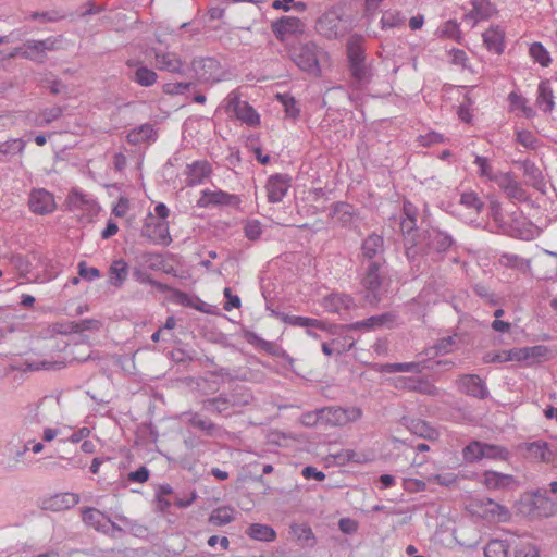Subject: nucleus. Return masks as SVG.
<instances>
[{
	"mask_svg": "<svg viewBox=\"0 0 557 557\" xmlns=\"http://www.w3.org/2000/svg\"><path fill=\"white\" fill-rule=\"evenodd\" d=\"M169 215L170 209L162 202L158 203L154 208V214L149 212L146 215L141 227V236L154 245L169 246L173 240L166 221Z\"/></svg>",
	"mask_w": 557,
	"mask_h": 557,
	"instance_id": "nucleus-1",
	"label": "nucleus"
},
{
	"mask_svg": "<svg viewBox=\"0 0 557 557\" xmlns=\"http://www.w3.org/2000/svg\"><path fill=\"white\" fill-rule=\"evenodd\" d=\"M66 209L73 212L79 220L90 222L100 211V206L96 198L74 187L70 190L65 202Z\"/></svg>",
	"mask_w": 557,
	"mask_h": 557,
	"instance_id": "nucleus-2",
	"label": "nucleus"
},
{
	"mask_svg": "<svg viewBox=\"0 0 557 557\" xmlns=\"http://www.w3.org/2000/svg\"><path fill=\"white\" fill-rule=\"evenodd\" d=\"M362 417L359 407H329L318 411V420L331 426H345Z\"/></svg>",
	"mask_w": 557,
	"mask_h": 557,
	"instance_id": "nucleus-3",
	"label": "nucleus"
},
{
	"mask_svg": "<svg viewBox=\"0 0 557 557\" xmlns=\"http://www.w3.org/2000/svg\"><path fill=\"white\" fill-rule=\"evenodd\" d=\"M462 456L467 462H475L483 458L506 460L508 451L502 446L473 441L463 448Z\"/></svg>",
	"mask_w": 557,
	"mask_h": 557,
	"instance_id": "nucleus-4",
	"label": "nucleus"
},
{
	"mask_svg": "<svg viewBox=\"0 0 557 557\" xmlns=\"http://www.w3.org/2000/svg\"><path fill=\"white\" fill-rule=\"evenodd\" d=\"M468 509L472 515L497 522H505L510 517L506 507L495 503L491 498L472 499L468 504Z\"/></svg>",
	"mask_w": 557,
	"mask_h": 557,
	"instance_id": "nucleus-5",
	"label": "nucleus"
},
{
	"mask_svg": "<svg viewBox=\"0 0 557 557\" xmlns=\"http://www.w3.org/2000/svg\"><path fill=\"white\" fill-rule=\"evenodd\" d=\"M319 54L320 51L317 45L309 42L294 48L290 51V58L296 65L308 73L313 75H320L319 66Z\"/></svg>",
	"mask_w": 557,
	"mask_h": 557,
	"instance_id": "nucleus-6",
	"label": "nucleus"
},
{
	"mask_svg": "<svg viewBox=\"0 0 557 557\" xmlns=\"http://www.w3.org/2000/svg\"><path fill=\"white\" fill-rule=\"evenodd\" d=\"M226 111L233 113L237 120L248 126H258L260 124V115L247 102L242 101L237 92H231L226 98Z\"/></svg>",
	"mask_w": 557,
	"mask_h": 557,
	"instance_id": "nucleus-7",
	"label": "nucleus"
},
{
	"mask_svg": "<svg viewBox=\"0 0 557 557\" xmlns=\"http://www.w3.org/2000/svg\"><path fill=\"white\" fill-rule=\"evenodd\" d=\"M28 207L35 214H51L57 209L54 195L45 188L33 189L28 198Z\"/></svg>",
	"mask_w": 557,
	"mask_h": 557,
	"instance_id": "nucleus-8",
	"label": "nucleus"
},
{
	"mask_svg": "<svg viewBox=\"0 0 557 557\" xmlns=\"http://www.w3.org/2000/svg\"><path fill=\"white\" fill-rule=\"evenodd\" d=\"M292 186V177L288 174L271 175L265 183L268 201L271 203L281 202Z\"/></svg>",
	"mask_w": 557,
	"mask_h": 557,
	"instance_id": "nucleus-9",
	"label": "nucleus"
},
{
	"mask_svg": "<svg viewBox=\"0 0 557 557\" xmlns=\"http://www.w3.org/2000/svg\"><path fill=\"white\" fill-rule=\"evenodd\" d=\"M240 198L237 195L228 194L224 190L203 189L197 200V206L208 208L211 206H238Z\"/></svg>",
	"mask_w": 557,
	"mask_h": 557,
	"instance_id": "nucleus-10",
	"label": "nucleus"
},
{
	"mask_svg": "<svg viewBox=\"0 0 557 557\" xmlns=\"http://www.w3.org/2000/svg\"><path fill=\"white\" fill-rule=\"evenodd\" d=\"M193 70L200 82L215 83L221 79L220 62L213 58L194 60Z\"/></svg>",
	"mask_w": 557,
	"mask_h": 557,
	"instance_id": "nucleus-11",
	"label": "nucleus"
},
{
	"mask_svg": "<svg viewBox=\"0 0 557 557\" xmlns=\"http://www.w3.org/2000/svg\"><path fill=\"white\" fill-rule=\"evenodd\" d=\"M381 262L374 260L371 261L366 270V273L361 280L363 288L368 292L367 298L370 302L377 301V292L382 285V277L380 275Z\"/></svg>",
	"mask_w": 557,
	"mask_h": 557,
	"instance_id": "nucleus-12",
	"label": "nucleus"
},
{
	"mask_svg": "<svg viewBox=\"0 0 557 557\" xmlns=\"http://www.w3.org/2000/svg\"><path fill=\"white\" fill-rule=\"evenodd\" d=\"M272 30L276 38L283 41L287 36L301 34L304 23L298 17L284 16L272 24Z\"/></svg>",
	"mask_w": 557,
	"mask_h": 557,
	"instance_id": "nucleus-13",
	"label": "nucleus"
},
{
	"mask_svg": "<svg viewBox=\"0 0 557 557\" xmlns=\"http://www.w3.org/2000/svg\"><path fill=\"white\" fill-rule=\"evenodd\" d=\"M79 503V495L75 493H59L42 500V508L51 511L67 510Z\"/></svg>",
	"mask_w": 557,
	"mask_h": 557,
	"instance_id": "nucleus-14",
	"label": "nucleus"
},
{
	"mask_svg": "<svg viewBox=\"0 0 557 557\" xmlns=\"http://www.w3.org/2000/svg\"><path fill=\"white\" fill-rule=\"evenodd\" d=\"M321 305L330 313H342L350 310L355 306V301L349 295L333 293L325 296Z\"/></svg>",
	"mask_w": 557,
	"mask_h": 557,
	"instance_id": "nucleus-15",
	"label": "nucleus"
},
{
	"mask_svg": "<svg viewBox=\"0 0 557 557\" xmlns=\"http://www.w3.org/2000/svg\"><path fill=\"white\" fill-rule=\"evenodd\" d=\"M212 173L211 164L206 160L195 161L187 165L186 169V184L195 186L201 184Z\"/></svg>",
	"mask_w": 557,
	"mask_h": 557,
	"instance_id": "nucleus-16",
	"label": "nucleus"
},
{
	"mask_svg": "<svg viewBox=\"0 0 557 557\" xmlns=\"http://www.w3.org/2000/svg\"><path fill=\"white\" fill-rule=\"evenodd\" d=\"M485 48L495 54H502L505 49V30L499 26H491L483 34Z\"/></svg>",
	"mask_w": 557,
	"mask_h": 557,
	"instance_id": "nucleus-17",
	"label": "nucleus"
},
{
	"mask_svg": "<svg viewBox=\"0 0 557 557\" xmlns=\"http://www.w3.org/2000/svg\"><path fill=\"white\" fill-rule=\"evenodd\" d=\"M458 388L471 396L484 398L487 395V389L482 380L475 374H466L458 379Z\"/></svg>",
	"mask_w": 557,
	"mask_h": 557,
	"instance_id": "nucleus-18",
	"label": "nucleus"
},
{
	"mask_svg": "<svg viewBox=\"0 0 557 557\" xmlns=\"http://www.w3.org/2000/svg\"><path fill=\"white\" fill-rule=\"evenodd\" d=\"M493 182H495L509 198L516 200H522L525 198L524 190L520 183L517 182L510 173L496 174Z\"/></svg>",
	"mask_w": 557,
	"mask_h": 557,
	"instance_id": "nucleus-19",
	"label": "nucleus"
},
{
	"mask_svg": "<svg viewBox=\"0 0 557 557\" xmlns=\"http://www.w3.org/2000/svg\"><path fill=\"white\" fill-rule=\"evenodd\" d=\"M331 458L337 466H346L348 463L363 465L370 461V457L367 453L350 448L332 454Z\"/></svg>",
	"mask_w": 557,
	"mask_h": 557,
	"instance_id": "nucleus-20",
	"label": "nucleus"
},
{
	"mask_svg": "<svg viewBox=\"0 0 557 557\" xmlns=\"http://www.w3.org/2000/svg\"><path fill=\"white\" fill-rule=\"evenodd\" d=\"M527 457L536 462L548 463L553 461V451L549 448L548 443L544 441H536L525 444Z\"/></svg>",
	"mask_w": 557,
	"mask_h": 557,
	"instance_id": "nucleus-21",
	"label": "nucleus"
},
{
	"mask_svg": "<svg viewBox=\"0 0 557 557\" xmlns=\"http://www.w3.org/2000/svg\"><path fill=\"white\" fill-rule=\"evenodd\" d=\"M407 428L412 434L432 442L437 441L441 435L436 428H434L430 422L421 419L410 420Z\"/></svg>",
	"mask_w": 557,
	"mask_h": 557,
	"instance_id": "nucleus-22",
	"label": "nucleus"
},
{
	"mask_svg": "<svg viewBox=\"0 0 557 557\" xmlns=\"http://www.w3.org/2000/svg\"><path fill=\"white\" fill-rule=\"evenodd\" d=\"M154 61L160 71L170 73H181L184 67L182 60L173 52H156Z\"/></svg>",
	"mask_w": 557,
	"mask_h": 557,
	"instance_id": "nucleus-23",
	"label": "nucleus"
},
{
	"mask_svg": "<svg viewBox=\"0 0 557 557\" xmlns=\"http://www.w3.org/2000/svg\"><path fill=\"white\" fill-rule=\"evenodd\" d=\"M524 366L527 367H532L534 364L548 361L554 357L553 350L545 345L524 347Z\"/></svg>",
	"mask_w": 557,
	"mask_h": 557,
	"instance_id": "nucleus-24",
	"label": "nucleus"
},
{
	"mask_svg": "<svg viewBox=\"0 0 557 557\" xmlns=\"http://www.w3.org/2000/svg\"><path fill=\"white\" fill-rule=\"evenodd\" d=\"M126 64L128 66L136 67V71L132 79L138 85L144 87H150L157 82L158 75L153 70L148 69L147 66L139 64L138 62L133 60H128Z\"/></svg>",
	"mask_w": 557,
	"mask_h": 557,
	"instance_id": "nucleus-25",
	"label": "nucleus"
},
{
	"mask_svg": "<svg viewBox=\"0 0 557 557\" xmlns=\"http://www.w3.org/2000/svg\"><path fill=\"white\" fill-rule=\"evenodd\" d=\"M392 322H393V315L389 313H384L381 315L371 317L363 321L351 323L349 325H346L345 329L347 331H358V330L371 331V330H375L377 327H381V326L392 323Z\"/></svg>",
	"mask_w": 557,
	"mask_h": 557,
	"instance_id": "nucleus-26",
	"label": "nucleus"
},
{
	"mask_svg": "<svg viewBox=\"0 0 557 557\" xmlns=\"http://www.w3.org/2000/svg\"><path fill=\"white\" fill-rule=\"evenodd\" d=\"M281 320L284 323L293 325V326L317 327L322 331H327L330 327V325L326 324L324 321L313 319V318H308V317L283 314Z\"/></svg>",
	"mask_w": 557,
	"mask_h": 557,
	"instance_id": "nucleus-27",
	"label": "nucleus"
},
{
	"mask_svg": "<svg viewBox=\"0 0 557 557\" xmlns=\"http://www.w3.org/2000/svg\"><path fill=\"white\" fill-rule=\"evenodd\" d=\"M128 275V264L123 259L114 260L109 269L110 284L115 287H121L126 281Z\"/></svg>",
	"mask_w": 557,
	"mask_h": 557,
	"instance_id": "nucleus-28",
	"label": "nucleus"
},
{
	"mask_svg": "<svg viewBox=\"0 0 557 557\" xmlns=\"http://www.w3.org/2000/svg\"><path fill=\"white\" fill-rule=\"evenodd\" d=\"M536 104L544 112H550L554 109V94L548 81L539 84Z\"/></svg>",
	"mask_w": 557,
	"mask_h": 557,
	"instance_id": "nucleus-29",
	"label": "nucleus"
},
{
	"mask_svg": "<svg viewBox=\"0 0 557 557\" xmlns=\"http://www.w3.org/2000/svg\"><path fill=\"white\" fill-rule=\"evenodd\" d=\"M383 238L376 234L369 235L362 243V257L368 260H373L379 253L383 251Z\"/></svg>",
	"mask_w": 557,
	"mask_h": 557,
	"instance_id": "nucleus-30",
	"label": "nucleus"
},
{
	"mask_svg": "<svg viewBox=\"0 0 557 557\" xmlns=\"http://www.w3.org/2000/svg\"><path fill=\"white\" fill-rule=\"evenodd\" d=\"M247 535L257 541L271 542L276 537V532L267 524L252 523L246 531Z\"/></svg>",
	"mask_w": 557,
	"mask_h": 557,
	"instance_id": "nucleus-31",
	"label": "nucleus"
},
{
	"mask_svg": "<svg viewBox=\"0 0 557 557\" xmlns=\"http://www.w3.org/2000/svg\"><path fill=\"white\" fill-rule=\"evenodd\" d=\"M234 519L235 509L231 506H221L211 512L209 522L213 525L222 527L231 523Z\"/></svg>",
	"mask_w": 557,
	"mask_h": 557,
	"instance_id": "nucleus-32",
	"label": "nucleus"
},
{
	"mask_svg": "<svg viewBox=\"0 0 557 557\" xmlns=\"http://www.w3.org/2000/svg\"><path fill=\"white\" fill-rule=\"evenodd\" d=\"M154 136V128L150 124H144L138 128L133 129L127 135L128 143L133 145H139L149 141Z\"/></svg>",
	"mask_w": 557,
	"mask_h": 557,
	"instance_id": "nucleus-33",
	"label": "nucleus"
},
{
	"mask_svg": "<svg viewBox=\"0 0 557 557\" xmlns=\"http://www.w3.org/2000/svg\"><path fill=\"white\" fill-rule=\"evenodd\" d=\"M275 98L284 107L286 117L296 120L300 115V108L296 99L288 94H276Z\"/></svg>",
	"mask_w": 557,
	"mask_h": 557,
	"instance_id": "nucleus-34",
	"label": "nucleus"
},
{
	"mask_svg": "<svg viewBox=\"0 0 557 557\" xmlns=\"http://www.w3.org/2000/svg\"><path fill=\"white\" fill-rule=\"evenodd\" d=\"M529 54L534 62L543 67H547L552 63L549 52L541 42H533L529 48Z\"/></svg>",
	"mask_w": 557,
	"mask_h": 557,
	"instance_id": "nucleus-35",
	"label": "nucleus"
},
{
	"mask_svg": "<svg viewBox=\"0 0 557 557\" xmlns=\"http://www.w3.org/2000/svg\"><path fill=\"white\" fill-rule=\"evenodd\" d=\"M512 481L510 475L500 474L495 471H486L483 474V482L487 488H499Z\"/></svg>",
	"mask_w": 557,
	"mask_h": 557,
	"instance_id": "nucleus-36",
	"label": "nucleus"
},
{
	"mask_svg": "<svg viewBox=\"0 0 557 557\" xmlns=\"http://www.w3.org/2000/svg\"><path fill=\"white\" fill-rule=\"evenodd\" d=\"M460 205L474 214H479L484 207V202L474 191H467L461 194Z\"/></svg>",
	"mask_w": 557,
	"mask_h": 557,
	"instance_id": "nucleus-37",
	"label": "nucleus"
},
{
	"mask_svg": "<svg viewBox=\"0 0 557 557\" xmlns=\"http://www.w3.org/2000/svg\"><path fill=\"white\" fill-rule=\"evenodd\" d=\"M83 520L86 524L100 530L108 522L107 517L97 509L87 508L83 511Z\"/></svg>",
	"mask_w": 557,
	"mask_h": 557,
	"instance_id": "nucleus-38",
	"label": "nucleus"
},
{
	"mask_svg": "<svg viewBox=\"0 0 557 557\" xmlns=\"http://www.w3.org/2000/svg\"><path fill=\"white\" fill-rule=\"evenodd\" d=\"M484 555L486 557H508V545L505 541L492 540L486 544Z\"/></svg>",
	"mask_w": 557,
	"mask_h": 557,
	"instance_id": "nucleus-39",
	"label": "nucleus"
},
{
	"mask_svg": "<svg viewBox=\"0 0 557 557\" xmlns=\"http://www.w3.org/2000/svg\"><path fill=\"white\" fill-rule=\"evenodd\" d=\"M508 100L511 110H519L527 117H532L534 115L533 109L527 104L525 98H523L521 95L517 92H510Z\"/></svg>",
	"mask_w": 557,
	"mask_h": 557,
	"instance_id": "nucleus-40",
	"label": "nucleus"
},
{
	"mask_svg": "<svg viewBox=\"0 0 557 557\" xmlns=\"http://www.w3.org/2000/svg\"><path fill=\"white\" fill-rule=\"evenodd\" d=\"M347 55L349 63L364 61L360 37H351L349 39L347 44Z\"/></svg>",
	"mask_w": 557,
	"mask_h": 557,
	"instance_id": "nucleus-41",
	"label": "nucleus"
},
{
	"mask_svg": "<svg viewBox=\"0 0 557 557\" xmlns=\"http://www.w3.org/2000/svg\"><path fill=\"white\" fill-rule=\"evenodd\" d=\"M425 366L421 362L391 363L385 366L387 372H417L421 373Z\"/></svg>",
	"mask_w": 557,
	"mask_h": 557,
	"instance_id": "nucleus-42",
	"label": "nucleus"
},
{
	"mask_svg": "<svg viewBox=\"0 0 557 557\" xmlns=\"http://www.w3.org/2000/svg\"><path fill=\"white\" fill-rule=\"evenodd\" d=\"M141 264L150 270H162L164 259L162 255L156 252H146L140 256Z\"/></svg>",
	"mask_w": 557,
	"mask_h": 557,
	"instance_id": "nucleus-43",
	"label": "nucleus"
},
{
	"mask_svg": "<svg viewBox=\"0 0 557 557\" xmlns=\"http://www.w3.org/2000/svg\"><path fill=\"white\" fill-rule=\"evenodd\" d=\"M404 387H407L412 391H417L422 394L426 395H435L437 393V388L431 384L428 381H421V380H408V382L404 385Z\"/></svg>",
	"mask_w": 557,
	"mask_h": 557,
	"instance_id": "nucleus-44",
	"label": "nucleus"
},
{
	"mask_svg": "<svg viewBox=\"0 0 557 557\" xmlns=\"http://www.w3.org/2000/svg\"><path fill=\"white\" fill-rule=\"evenodd\" d=\"M460 343V337L458 335H453L448 337H444L437 342L435 345V349L437 354H449L458 348Z\"/></svg>",
	"mask_w": 557,
	"mask_h": 557,
	"instance_id": "nucleus-45",
	"label": "nucleus"
},
{
	"mask_svg": "<svg viewBox=\"0 0 557 557\" xmlns=\"http://www.w3.org/2000/svg\"><path fill=\"white\" fill-rule=\"evenodd\" d=\"M471 4L478 18H487L493 13V7L488 0H471Z\"/></svg>",
	"mask_w": 557,
	"mask_h": 557,
	"instance_id": "nucleus-46",
	"label": "nucleus"
},
{
	"mask_svg": "<svg viewBox=\"0 0 557 557\" xmlns=\"http://www.w3.org/2000/svg\"><path fill=\"white\" fill-rule=\"evenodd\" d=\"M133 275L136 281L139 283H148L152 286H156L158 289L164 292L170 290L171 288L162 283H159L157 281H153L149 274H147L143 269L135 268L133 271Z\"/></svg>",
	"mask_w": 557,
	"mask_h": 557,
	"instance_id": "nucleus-47",
	"label": "nucleus"
},
{
	"mask_svg": "<svg viewBox=\"0 0 557 557\" xmlns=\"http://www.w3.org/2000/svg\"><path fill=\"white\" fill-rule=\"evenodd\" d=\"M292 532L298 540L306 543H312L314 541L313 532L307 524H294L292 527Z\"/></svg>",
	"mask_w": 557,
	"mask_h": 557,
	"instance_id": "nucleus-48",
	"label": "nucleus"
},
{
	"mask_svg": "<svg viewBox=\"0 0 557 557\" xmlns=\"http://www.w3.org/2000/svg\"><path fill=\"white\" fill-rule=\"evenodd\" d=\"M65 367L64 361H48L44 360L40 362L26 363V369L30 371H39V370H55L62 369Z\"/></svg>",
	"mask_w": 557,
	"mask_h": 557,
	"instance_id": "nucleus-49",
	"label": "nucleus"
},
{
	"mask_svg": "<svg viewBox=\"0 0 557 557\" xmlns=\"http://www.w3.org/2000/svg\"><path fill=\"white\" fill-rule=\"evenodd\" d=\"M474 164L479 168V176L485 177L488 181H494L496 174L492 173V168L490 165L488 160L485 157L476 156L474 160Z\"/></svg>",
	"mask_w": 557,
	"mask_h": 557,
	"instance_id": "nucleus-50",
	"label": "nucleus"
},
{
	"mask_svg": "<svg viewBox=\"0 0 557 557\" xmlns=\"http://www.w3.org/2000/svg\"><path fill=\"white\" fill-rule=\"evenodd\" d=\"M244 231L248 239L256 240L262 234V226L258 220H251L245 224Z\"/></svg>",
	"mask_w": 557,
	"mask_h": 557,
	"instance_id": "nucleus-51",
	"label": "nucleus"
},
{
	"mask_svg": "<svg viewBox=\"0 0 557 557\" xmlns=\"http://www.w3.org/2000/svg\"><path fill=\"white\" fill-rule=\"evenodd\" d=\"M25 141L23 139H12L0 146V153L7 154L12 151H17L20 154L24 152Z\"/></svg>",
	"mask_w": 557,
	"mask_h": 557,
	"instance_id": "nucleus-52",
	"label": "nucleus"
},
{
	"mask_svg": "<svg viewBox=\"0 0 557 557\" xmlns=\"http://www.w3.org/2000/svg\"><path fill=\"white\" fill-rule=\"evenodd\" d=\"M441 33L443 36H446L448 38L455 39L457 41L460 40V29L457 22L448 21L444 23V25L441 28Z\"/></svg>",
	"mask_w": 557,
	"mask_h": 557,
	"instance_id": "nucleus-53",
	"label": "nucleus"
},
{
	"mask_svg": "<svg viewBox=\"0 0 557 557\" xmlns=\"http://www.w3.org/2000/svg\"><path fill=\"white\" fill-rule=\"evenodd\" d=\"M403 487L409 493H417L425 491L426 483L419 479L406 478L403 481Z\"/></svg>",
	"mask_w": 557,
	"mask_h": 557,
	"instance_id": "nucleus-54",
	"label": "nucleus"
},
{
	"mask_svg": "<svg viewBox=\"0 0 557 557\" xmlns=\"http://www.w3.org/2000/svg\"><path fill=\"white\" fill-rule=\"evenodd\" d=\"M190 87V83H166L163 85V92L170 96L182 95Z\"/></svg>",
	"mask_w": 557,
	"mask_h": 557,
	"instance_id": "nucleus-55",
	"label": "nucleus"
},
{
	"mask_svg": "<svg viewBox=\"0 0 557 557\" xmlns=\"http://www.w3.org/2000/svg\"><path fill=\"white\" fill-rule=\"evenodd\" d=\"M190 425L208 433L214 429V424L209 419L197 413L190 418Z\"/></svg>",
	"mask_w": 557,
	"mask_h": 557,
	"instance_id": "nucleus-56",
	"label": "nucleus"
},
{
	"mask_svg": "<svg viewBox=\"0 0 557 557\" xmlns=\"http://www.w3.org/2000/svg\"><path fill=\"white\" fill-rule=\"evenodd\" d=\"M515 557H539V550L531 543H521L515 550Z\"/></svg>",
	"mask_w": 557,
	"mask_h": 557,
	"instance_id": "nucleus-57",
	"label": "nucleus"
},
{
	"mask_svg": "<svg viewBox=\"0 0 557 557\" xmlns=\"http://www.w3.org/2000/svg\"><path fill=\"white\" fill-rule=\"evenodd\" d=\"M418 141L421 146L428 147L431 145L444 143L445 139L442 134H438L436 132H430L425 135L419 136Z\"/></svg>",
	"mask_w": 557,
	"mask_h": 557,
	"instance_id": "nucleus-58",
	"label": "nucleus"
},
{
	"mask_svg": "<svg viewBox=\"0 0 557 557\" xmlns=\"http://www.w3.org/2000/svg\"><path fill=\"white\" fill-rule=\"evenodd\" d=\"M78 274L88 281L100 277V271L97 268H88L85 261L78 263Z\"/></svg>",
	"mask_w": 557,
	"mask_h": 557,
	"instance_id": "nucleus-59",
	"label": "nucleus"
},
{
	"mask_svg": "<svg viewBox=\"0 0 557 557\" xmlns=\"http://www.w3.org/2000/svg\"><path fill=\"white\" fill-rule=\"evenodd\" d=\"M61 114H62V109L59 107H53V108L47 109V110L42 111L41 120H40V122L37 123V125L49 124L52 121L59 119L61 116Z\"/></svg>",
	"mask_w": 557,
	"mask_h": 557,
	"instance_id": "nucleus-60",
	"label": "nucleus"
},
{
	"mask_svg": "<svg viewBox=\"0 0 557 557\" xmlns=\"http://www.w3.org/2000/svg\"><path fill=\"white\" fill-rule=\"evenodd\" d=\"M517 140L527 148H534L536 144L535 136L529 131L517 132Z\"/></svg>",
	"mask_w": 557,
	"mask_h": 557,
	"instance_id": "nucleus-61",
	"label": "nucleus"
},
{
	"mask_svg": "<svg viewBox=\"0 0 557 557\" xmlns=\"http://www.w3.org/2000/svg\"><path fill=\"white\" fill-rule=\"evenodd\" d=\"M129 210V200L126 197H120L117 202L113 206L112 213L116 218H123Z\"/></svg>",
	"mask_w": 557,
	"mask_h": 557,
	"instance_id": "nucleus-62",
	"label": "nucleus"
},
{
	"mask_svg": "<svg viewBox=\"0 0 557 557\" xmlns=\"http://www.w3.org/2000/svg\"><path fill=\"white\" fill-rule=\"evenodd\" d=\"M224 296L227 299L224 304V309L226 311H231L232 309H237L240 307V299L238 296L233 295L231 288H224Z\"/></svg>",
	"mask_w": 557,
	"mask_h": 557,
	"instance_id": "nucleus-63",
	"label": "nucleus"
},
{
	"mask_svg": "<svg viewBox=\"0 0 557 557\" xmlns=\"http://www.w3.org/2000/svg\"><path fill=\"white\" fill-rule=\"evenodd\" d=\"M351 75L358 81L361 82L366 78L367 70L363 64V61L349 63Z\"/></svg>",
	"mask_w": 557,
	"mask_h": 557,
	"instance_id": "nucleus-64",
	"label": "nucleus"
}]
</instances>
